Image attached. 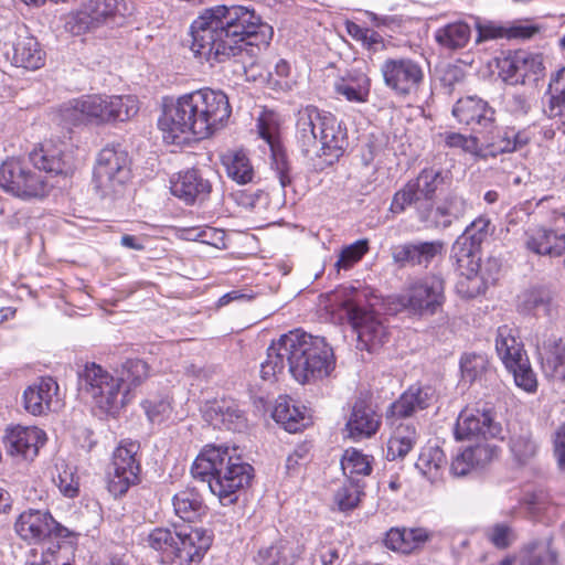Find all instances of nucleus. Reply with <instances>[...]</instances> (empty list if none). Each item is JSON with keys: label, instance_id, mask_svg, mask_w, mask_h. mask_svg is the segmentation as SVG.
<instances>
[{"label": "nucleus", "instance_id": "1", "mask_svg": "<svg viewBox=\"0 0 565 565\" xmlns=\"http://www.w3.org/2000/svg\"><path fill=\"white\" fill-rule=\"evenodd\" d=\"M191 51L213 65L269 46L274 28L250 6L217 4L205 8L190 25Z\"/></svg>", "mask_w": 565, "mask_h": 565}, {"label": "nucleus", "instance_id": "2", "mask_svg": "<svg viewBox=\"0 0 565 565\" xmlns=\"http://www.w3.org/2000/svg\"><path fill=\"white\" fill-rule=\"evenodd\" d=\"M232 114L227 95L204 87L166 103L158 125L163 138L180 145L191 137L205 139L223 128Z\"/></svg>", "mask_w": 565, "mask_h": 565}, {"label": "nucleus", "instance_id": "3", "mask_svg": "<svg viewBox=\"0 0 565 565\" xmlns=\"http://www.w3.org/2000/svg\"><path fill=\"white\" fill-rule=\"evenodd\" d=\"M286 362L289 373L300 384L323 380L335 367L333 350L326 339L300 329L281 334L277 342L269 345L267 359L260 364L262 377H275L282 372Z\"/></svg>", "mask_w": 565, "mask_h": 565}, {"label": "nucleus", "instance_id": "4", "mask_svg": "<svg viewBox=\"0 0 565 565\" xmlns=\"http://www.w3.org/2000/svg\"><path fill=\"white\" fill-rule=\"evenodd\" d=\"M71 169L63 151L42 145L29 158H8L0 164V189L23 202L41 200L50 192L47 174H66Z\"/></svg>", "mask_w": 565, "mask_h": 565}, {"label": "nucleus", "instance_id": "5", "mask_svg": "<svg viewBox=\"0 0 565 565\" xmlns=\"http://www.w3.org/2000/svg\"><path fill=\"white\" fill-rule=\"evenodd\" d=\"M296 141L302 156L319 172L344 154L349 146L348 129L332 113L307 105L296 114Z\"/></svg>", "mask_w": 565, "mask_h": 565}, {"label": "nucleus", "instance_id": "6", "mask_svg": "<svg viewBox=\"0 0 565 565\" xmlns=\"http://www.w3.org/2000/svg\"><path fill=\"white\" fill-rule=\"evenodd\" d=\"M191 473L193 478L207 482L220 503L228 507L238 500V492L250 483L254 468L242 460L236 447L206 445L193 461Z\"/></svg>", "mask_w": 565, "mask_h": 565}, {"label": "nucleus", "instance_id": "7", "mask_svg": "<svg viewBox=\"0 0 565 565\" xmlns=\"http://www.w3.org/2000/svg\"><path fill=\"white\" fill-rule=\"evenodd\" d=\"M214 540L212 530L173 525L152 529L145 542L160 552L168 565H200Z\"/></svg>", "mask_w": 565, "mask_h": 565}, {"label": "nucleus", "instance_id": "8", "mask_svg": "<svg viewBox=\"0 0 565 565\" xmlns=\"http://www.w3.org/2000/svg\"><path fill=\"white\" fill-rule=\"evenodd\" d=\"M138 110V99L132 95L87 94L62 104L60 115L71 126L103 125L126 121Z\"/></svg>", "mask_w": 565, "mask_h": 565}, {"label": "nucleus", "instance_id": "9", "mask_svg": "<svg viewBox=\"0 0 565 565\" xmlns=\"http://www.w3.org/2000/svg\"><path fill=\"white\" fill-rule=\"evenodd\" d=\"M369 295L366 288L343 286L337 290L335 298L356 333V348L374 353L386 342L388 331L381 316L370 303Z\"/></svg>", "mask_w": 565, "mask_h": 565}, {"label": "nucleus", "instance_id": "10", "mask_svg": "<svg viewBox=\"0 0 565 565\" xmlns=\"http://www.w3.org/2000/svg\"><path fill=\"white\" fill-rule=\"evenodd\" d=\"M491 221L484 215L473 220L457 237L451 246L450 260L456 270L468 279L480 275L484 281L497 280L499 263L497 259L489 258L486 265L481 264V245L491 234Z\"/></svg>", "mask_w": 565, "mask_h": 565}, {"label": "nucleus", "instance_id": "11", "mask_svg": "<svg viewBox=\"0 0 565 565\" xmlns=\"http://www.w3.org/2000/svg\"><path fill=\"white\" fill-rule=\"evenodd\" d=\"M78 392L90 399L93 409L100 418H116L127 402L120 381L95 362H87L77 372Z\"/></svg>", "mask_w": 565, "mask_h": 565}, {"label": "nucleus", "instance_id": "12", "mask_svg": "<svg viewBox=\"0 0 565 565\" xmlns=\"http://www.w3.org/2000/svg\"><path fill=\"white\" fill-rule=\"evenodd\" d=\"M18 536L29 544L46 547L65 544L67 541L78 544L81 534L58 523L49 510L28 509L19 514L14 522Z\"/></svg>", "mask_w": 565, "mask_h": 565}, {"label": "nucleus", "instance_id": "13", "mask_svg": "<svg viewBox=\"0 0 565 565\" xmlns=\"http://www.w3.org/2000/svg\"><path fill=\"white\" fill-rule=\"evenodd\" d=\"M131 178V158L121 143H108L97 154L93 184L102 196L118 194Z\"/></svg>", "mask_w": 565, "mask_h": 565}, {"label": "nucleus", "instance_id": "14", "mask_svg": "<svg viewBox=\"0 0 565 565\" xmlns=\"http://www.w3.org/2000/svg\"><path fill=\"white\" fill-rule=\"evenodd\" d=\"M445 302V280L436 274L416 279L398 296L402 308L409 317L417 319L437 315L443 310Z\"/></svg>", "mask_w": 565, "mask_h": 565}, {"label": "nucleus", "instance_id": "15", "mask_svg": "<svg viewBox=\"0 0 565 565\" xmlns=\"http://www.w3.org/2000/svg\"><path fill=\"white\" fill-rule=\"evenodd\" d=\"M448 174V171L440 168H424L416 178L408 180L394 193L390 211L393 214H402L407 207L415 206L418 215L419 206L434 204L436 193L445 184Z\"/></svg>", "mask_w": 565, "mask_h": 565}, {"label": "nucleus", "instance_id": "16", "mask_svg": "<svg viewBox=\"0 0 565 565\" xmlns=\"http://www.w3.org/2000/svg\"><path fill=\"white\" fill-rule=\"evenodd\" d=\"M380 72L385 87L398 98L417 94L425 82L423 63L407 56L385 58Z\"/></svg>", "mask_w": 565, "mask_h": 565}, {"label": "nucleus", "instance_id": "17", "mask_svg": "<svg viewBox=\"0 0 565 565\" xmlns=\"http://www.w3.org/2000/svg\"><path fill=\"white\" fill-rule=\"evenodd\" d=\"M139 444L122 441L114 451L107 470V490L114 498L122 497L131 486L139 483L141 466L137 459Z\"/></svg>", "mask_w": 565, "mask_h": 565}, {"label": "nucleus", "instance_id": "18", "mask_svg": "<svg viewBox=\"0 0 565 565\" xmlns=\"http://www.w3.org/2000/svg\"><path fill=\"white\" fill-rule=\"evenodd\" d=\"M499 75L509 85H533L544 75L543 56L519 50L498 61Z\"/></svg>", "mask_w": 565, "mask_h": 565}, {"label": "nucleus", "instance_id": "19", "mask_svg": "<svg viewBox=\"0 0 565 565\" xmlns=\"http://www.w3.org/2000/svg\"><path fill=\"white\" fill-rule=\"evenodd\" d=\"M392 259L398 268L428 269L445 254V243L440 239H412L392 247Z\"/></svg>", "mask_w": 565, "mask_h": 565}, {"label": "nucleus", "instance_id": "20", "mask_svg": "<svg viewBox=\"0 0 565 565\" xmlns=\"http://www.w3.org/2000/svg\"><path fill=\"white\" fill-rule=\"evenodd\" d=\"M502 427L490 408H465L460 412L454 428L456 439H488L501 435Z\"/></svg>", "mask_w": 565, "mask_h": 565}, {"label": "nucleus", "instance_id": "21", "mask_svg": "<svg viewBox=\"0 0 565 565\" xmlns=\"http://www.w3.org/2000/svg\"><path fill=\"white\" fill-rule=\"evenodd\" d=\"M480 136V158L497 157L512 153L530 142L526 130H516L514 127L498 126L497 118L492 127L483 129Z\"/></svg>", "mask_w": 565, "mask_h": 565}, {"label": "nucleus", "instance_id": "22", "mask_svg": "<svg viewBox=\"0 0 565 565\" xmlns=\"http://www.w3.org/2000/svg\"><path fill=\"white\" fill-rule=\"evenodd\" d=\"M46 443V434L36 426L17 425L6 430L3 445L15 460L32 461Z\"/></svg>", "mask_w": 565, "mask_h": 565}, {"label": "nucleus", "instance_id": "23", "mask_svg": "<svg viewBox=\"0 0 565 565\" xmlns=\"http://www.w3.org/2000/svg\"><path fill=\"white\" fill-rule=\"evenodd\" d=\"M451 113L459 124L469 127L477 135L492 127L497 118L494 107L477 95L459 98L452 106Z\"/></svg>", "mask_w": 565, "mask_h": 565}, {"label": "nucleus", "instance_id": "24", "mask_svg": "<svg viewBox=\"0 0 565 565\" xmlns=\"http://www.w3.org/2000/svg\"><path fill=\"white\" fill-rule=\"evenodd\" d=\"M536 353L544 375L565 382V345L562 338L545 330L536 334Z\"/></svg>", "mask_w": 565, "mask_h": 565}, {"label": "nucleus", "instance_id": "25", "mask_svg": "<svg viewBox=\"0 0 565 565\" xmlns=\"http://www.w3.org/2000/svg\"><path fill=\"white\" fill-rule=\"evenodd\" d=\"M436 398V391L430 385L413 384L386 409V420L411 417L418 411L429 407Z\"/></svg>", "mask_w": 565, "mask_h": 565}, {"label": "nucleus", "instance_id": "26", "mask_svg": "<svg viewBox=\"0 0 565 565\" xmlns=\"http://www.w3.org/2000/svg\"><path fill=\"white\" fill-rule=\"evenodd\" d=\"M119 0H86L67 22L74 34H82L98 28L115 15Z\"/></svg>", "mask_w": 565, "mask_h": 565}, {"label": "nucleus", "instance_id": "27", "mask_svg": "<svg viewBox=\"0 0 565 565\" xmlns=\"http://www.w3.org/2000/svg\"><path fill=\"white\" fill-rule=\"evenodd\" d=\"M170 190L186 205H194L202 204L209 199L212 184L199 169L192 168L179 172L178 178L171 180Z\"/></svg>", "mask_w": 565, "mask_h": 565}, {"label": "nucleus", "instance_id": "28", "mask_svg": "<svg viewBox=\"0 0 565 565\" xmlns=\"http://www.w3.org/2000/svg\"><path fill=\"white\" fill-rule=\"evenodd\" d=\"M303 551L305 546L298 539L278 536L269 545L262 546L254 559L258 565H296Z\"/></svg>", "mask_w": 565, "mask_h": 565}, {"label": "nucleus", "instance_id": "29", "mask_svg": "<svg viewBox=\"0 0 565 565\" xmlns=\"http://www.w3.org/2000/svg\"><path fill=\"white\" fill-rule=\"evenodd\" d=\"M468 209L467 200L456 192L446 195L438 206L426 204L418 207V220L427 226H450L452 218L461 217Z\"/></svg>", "mask_w": 565, "mask_h": 565}, {"label": "nucleus", "instance_id": "30", "mask_svg": "<svg viewBox=\"0 0 565 565\" xmlns=\"http://www.w3.org/2000/svg\"><path fill=\"white\" fill-rule=\"evenodd\" d=\"M524 246L537 256L561 257L565 253V233L545 226L532 227L525 232Z\"/></svg>", "mask_w": 565, "mask_h": 565}, {"label": "nucleus", "instance_id": "31", "mask_svg": "<svg viewBox=\"0 0 565 565\" xmlns=\"http://www.w3.org/2000/svg\"><path fill=\"white\" fill-rule=\"evenodd\" d=\"M58 384L52 376H42L23 393L24 409L40 416L52 409L53 398L58 393Z\"/></svg>", "mask_w": 565, "mask_h": 565}, {"label": "nucleus", "instance_id": "32", "mask_svg": "<svg viewBox=\"0 0 565 565\" xmlns=\"http://www.w3.org/2000/svg\"><path fill=\"white\" fill-rule=\"evenodd\" d=\"M380 424L381 416L374 411L372 404L362 397L356 398L345 425L350 436L371 437L376 434Z\"/></svg>", "mask_w": 565, "mask_h": 565}, {"label": "nucleus", "instance_id": "33", "mask_svg": "<svg viewBox=\"0 0 565 565\" xmlns=\"http://www.w3.org/2000/svg\"><path fill=\"white\" fill-rule=\"evenodd\" d=\"M12 65L28 71L44 66L46 53L38 39L28 32L19 34L12 45Z\"/></svg>", "mask_w": 565, "mask_h": 565}, {"label": "nucleus", "instance_id": "34", "mask_svg": "<svg viewBox=\"0 0 565 565\" xmlns=\"http://www.w3.org/2000/svg\"><path fill=\"white\" fill-rule=\"evenodd\" d=\"M205 417L220 429L242 431L246 428L245 413L234 402H214L205 411Z\"/></svg>", "mask_w": 565, "mask_h": 565}, {"label": "nucleus", "instance_id": "35", "mask_svg": "<svg viewBox=\"0 0 565 565\" xmlns=\"http://www.w3.org/2000/svg\"><path fill=\"white\" fill-rule=\"evenodd\" d=\"M77 547L71 541L62 545L49 542L46 547L32 548L24 565H75Z\"/></svg>", "mask_w": 565, "mask_h": 565}, {"label": "nucleus", "instance_id": "36", "mask_svg": "<svg viewBox=\"0 0 565 565\" xmlns=\"http://www.w3.org/2000/svg\"><path fill=\"white\" fill-rule=\"evenodd\" d=\"M174 514L184 522L200 521L207 513L202 494L195 488H185L172 497Z\"/></svg>", "mask_w": 565, "mask_h": 565}, {"label": "nucleus", "instance_id": "37", "mask_svg": "<svg viewBox=\"0 0 565 565\" xmlns=\"http://www.w3.org/2000/svg\"><path fill=\"white\" fill-rule=\"evenodd\" d=\"M271 417L289 433H297L310 423L306 407L298 406L296 401L288 396L277 399Z\"/></svg>", "mask_w": 565, "mask_h": 565}, {"label": "nucleus", "instance_id": "38", "mask_svg": "<svg viewBox=\"0 0 565 565\" xmlns=\"http://www.w3.org/2000/svg\"><path fill=\"white\" fill-rule=\"evenodd\" d=\"M334 90L350 103H366L371 92V79L362 71L351 70L334 84Z\"/></svg>", "mask_w": 565, "mask_h": 565}, {"label": "nucleus", "instance_id": "39", "mask_svg": "<svg viewBox=\"0 0 565 565\" xmlns=\"http://www.w3.org/2000/svg\"><path fill=\"white\" fill-rule=\"evenodd\" d=\"M558 554L552 539H534L519 550L518 565H557Z\"/></svg>", "mask_w": 565, "mask_h": 565}, {"label": "nucleus", "instance_id": "40", "mask_svg": "<svg viewBox=\"0 0 565 565\" xmlns=\"http://www.w3.org/2000/svg\"><path fill=\"white\" fill-rule=\"evenodd\" d=\"M495 351L509 371L529 362L526 358H523L524 350L522 344L511 334V330L508 327H500L498 329Z\"/></svg>", "mask_w": 565, "mask_h": 565}, {"label": "nucleus", "instance_id": "41", "mask_svg": "<svg viewBox=\"0 0 565 565\" xmlns=\"http://www.w3.org/2000/svg\"><path fill=\"white\" fill-rule=\"evenodd\" d=\"M150 367L148 363L139 358L127 359L117 370L122 392H127V402L132 390L140 386L149 377Z\"/></svg>", "mask_w": 565, "mask_h": 565}, {"label": "nucleus", "instance_id": "42", "mask_svg": "<svg viewBox=\"0 0 565 565\" xmlns=\"http://www.w3.org/2000/svg\"><path fill=\"white\" fill-rule=\"evenodd\" d=\"M553 295L547 287H534L526 290L521 298L519 309L524 315L534 317L551 316Z\"/></svg>", "mask_w": 565, "mask_h": 565}, {"label": "nucleus", "instance_id": "43", "mask_svg": "<svg viewBox=\"0 0 565 565\" xmlns=\"http://www.w3.org/2000/svg\"><path fill=\"white\" fill-rule=\"evenodd\" d=\"M418 434L415 425H398L387 441V460L403 459L416 445Z\"/></svg>", "mask_w": 565, "mask_h": 565}, {"label": "nucleus", "instance_id": "44", "mask_svg": "<svg viewBox=\"0 0 565 565\" xmlns=\"http://www.w3.org/2000/svg\"><path fill=\"white\" fill-rule=\"evenodd\" d=\"M471 36V28L463 21L447 23L438 28L434 33V39L444 49L459 50L465 47Z\"/></svg>", "mask_w": 565, "mask_h": 565}, {"label": "nucleus", "instance_id": "45", "mask_svg": "<svg viewBox=\"0 0 565 565\" xmlns=\"http://www.w3.org/2000/svg\"><path fill=\"white\" fill-rule=\"evenodd\" d=\"M270 169L277 178L281 189L286 192L287 189H294V181L296 173L289 156L284 146H274L270 152Z\"/></svg>", "mask_w": 565, "mask_h": 565}, {"label": "nucleus", "instance_id": "46", "mask_svg": "<svg viewBox=\"0 0 565 565\" xmlns=\"http://www.w3.org/2000/svg\"><path fill=\"white\" fill-rule=\"evenodd\" d=\"M364 482L355 477H349L335 493V502L342 512L355 509L364 494Z\"/></svg>", "mask_w": 565, "mask_h": 565}, {"label": "nucleus", "instance_id": "47", "mask_svg": "<svg viewBox=\"0 0 565 565\" xmlns=\"http://www.w3.org/2000/svg\"><path fill=\"white\" fill-rule=\"evenodd\" d=\"M223 163L227 177L238 184H246L253 180L254 170L245 153L236 152L233 156L224 157Z\"/></svg>", "mask_w": 565, "mask_h": 565}, {"label": "nucleus", "instance_id": "48", "mask_svg": "<svg viewBox=\"0 0 565 565\" xmlns=\"http://www.w3.org/2000/svg\"><path fill=\"white\" fill-rule=\"evenodd\" d=\"M489 361L486 354L465 352L460 356L459 367L465 382L472 384L487 371Z\"/></svg>", "mask_w": 565, "mask_h": 565}, {"label": "nucleus", "instance_id": "49", "mask_svg": "<svg viewBox=\"0 0 565 565\" xmlns=\"http://www.w3.org/2000/svg\"><path fill=\"white\" fill-rule=\"evenodd\" d=\"M510 450L520 465L527 463L537 452V444L529 430H521L510 437Z\"/></svg>", "mask_w": 565, "mask_h": 565}, {"label": "nucleus", "instance_id": "50", "mask_svg": "<svg viewBox=\"0 0 565 565\" xmlns=\"http://www.w3.org/2000/svg\"><path fill=\"white\" fill-rule=\"evenodd\" d=\"M373 458L364 455L358 449L351 448L345 450L341 460V467L344 473L349 472V477L369 476L372 472Z\"/></svg>", "mask_w": 565, "mask_h": 565}, {"label": "nucleus", "instance_id": "51", "mask_svg": "<svg viewBox=\"0 0 565 565\" xmlns=\"http://www.w3.org/2000/svg\"><path fill=\"white\" fill-rule=\"evenodd\" d=\"M446 463V455L438 446H428L422 449L415 468L423 475L429 476L433 470H439Z\"/></svg>", "mask_w": 565, "mask_h": 565}, {"label": "nucleus", "instance_id": "52", "mask_svg": "<svg viewBox=\"0 0 565 565\" xmlns=\"http://www.w3.org/2000/svg\"><path fill=\"white\" fill-rule=\"evenodd\" d=\"M445 146L449 149H459L465 153L480 158V139L475 135H463L455 131H446L440 135Z\"/></svg>", "mask_w": 565, "mask_h": 565}, {"label": "nucleus", "instance_id": "53", "mask_svg": "<svg viewBox=\"0 0 565 565\" xmlns=\"http://www.w3.org/2000/svg\"><path fill=\"white\" fill-rule=\"evenodd\" d=\"M367 250V239H359L343 247L339 254L338 260L334 264L337 273H339L341 269H350L354 264L362 259Z\"/></svg>", "mask_w": 565, "mask_h": 565}, {"label": "nucleus", "instance_id": "54", "mask_svg": "<svg viewBox=\"0 0 565 565\" xmlns=\"http://www.w3.org/2000/svg\"><path fill=\"white\" fill-rule=\"evenodd\" d=\"M542 111L548 119H557L556 129L565 126V95L546 90L542 98Z\"/></svg>", "mask_w": 565, "mask_h": 565}, {"label": "nucleus", "instance_id": "55", "mask_svg": "<svg viewBox=\"0 0 565 565\" xmlns=\"http://www.w3.org/2000/svg\"><path fill=\"white\" fill-rule=\"evenodd\" d=\"M141 407L152 424H161L168 419L172 409L170 401L164 397L145 399L141 403Z\"/></svg>", "mask_w": 565, "mask_h": 565}, {"label": "nucleus", "instance_id": "56", "mask_svg": "<svg viewBox=\"0 0 565 565\" xmlns=\"http://www.w3.org/2000/svg\"><path fill=\"white\" fill-rule=\"evenodd\" d=\"M504 109L516 119L523 118L532 109V97L519 92L509 94L504 99Z\"/></svg>", "mask_w": 565, "mask_h": 565}, {"label": "nucleus", "instance_id": "57", "mask_svg": "<svg viewBox=\"0 0 565 565\" xmlns=\"http://www.w3.org/2000/svg\"><path fill=\"white\" fill-rule=\"evenodd\" d=\"M487 539L498 550L508 548L515 540L513 530L505 523H495L487 531Z\"/></svg>", "mask_w": 565, "mask_h": 565}, {"label": "nucleus", "instance_id": "58", "mask_svg": "<svg viewBox=\"0 0 565 565\" xmlns=\"http://www.w3.org/2000/svg\"><path fill=\"white\" fill-rule=\"evenodd\" d=\"M497 447L488 443L478 441L465 449L466 456L471 460L476 468L483 467L492 460L497 452Z\"/></svg>", "mask_w": 565, "mask_h": 565}, {"label": "nucleus", "instance_id": "59", "mask_svg": "<svg viewBox=\"0 0 565 565\" xmlns=\"http://www.w3.org/2000/svg\"><path fill=\"white\" fill-rule=\"evenodd\" d=\"M385 546L392 551L408 554V527H392L386 532Z\"/></svg>", "mask_w": 565, "mask_h": 565}, {"label": "nucleus", "instance_id": "60", "mask_svg": "<svg viewBox=\"0 0 565 565\" xmlns=\"http://www.w3.org/2000/svg\"><path fill=\"white\" fill-rule=\"evenodd\" d=\"M508 39L507 26L492 21L477 23V42Z\"/></svg>", "mask_w": 565, "mask_h": 565}, {"label": "nucleus", "instance_id": "61", "mask_svg": "<svg viewBox=\"0 0 565 565\" xmlns=\"http://www.w3.org/2000/svg\"><path fill=\"white\" fill-rule=\"evenodd\" d=\"M193 233V239L199 241L203 244L214 246L216 248L223 247L224 244V231L215 228V227H205V228H194L191 231Z\"/></svg>", "mask_w": 565, "mask_h": 565}, {"label": "nucleus", "instance_id": "62", "mask_svg": "<svg viewBox=\"0 0 565 565\" xmlns=\"http://www.w3.org/2000/svg\"><path fill=\"white\" fill-rule=\"evenodd\" d=\"M515 384L526 392H534L537 386L536 377L529 362L510 371Z\"/></svg>", "mask_w": 565, "mask_h": 565}, {"label": "nucleus", "instance_id": "63", "mask_svg": "<svg viewBox=\"0 0 565 565\" xmlns=\"http://www.w3.org/2000/svg\"><path fill=\"white\" fill-rule=\"evenodd\" d=\"M540 31V25L531 23L529 21H519L507 26L508 40H529L536 35Z\"/></svg>", "mask_w": 565, "mask_h": 565}, {"label": "nucleus", "instance_id": "64", "mask_svg": "<svg viewBox=\"0 0 565 565\" xmlns=\"http://www.w3.org/2000/svg\"><path fill=\"white\" fill-rule=\"evenodd\" d=\"M553 456L557 469L565 475V424L557 427L553 435Z\"/></svg>", "mask_w": 565, "mask_h": 565}]
</instances>
